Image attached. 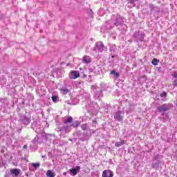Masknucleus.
Segmentation results:
<instances>
[{"label": "nucleus", "instance_id": "423d86ee", "mask_svg": "<svg viewBox=\"0 0 177 177\" xmlns=\"http://www.w3.org/2000/svg\"><path fill=\"white\" fill-rule=\"evenodd\" d=\"M82 99L87 104L86 105V109H88L89 106H93V104L95 103L94 102H92L91 100V94L90 93H84L83 94Z\"/></svg>", "mask_w": 177, "mask_h": 177}, {"label": "nucleus", "instance_id": "aec40b11", "mask_svg": "<svg viewBox=\"0 0 177 177\" xmlns=\"http://www.w3.org/2000/svg\"><path fill=\"white\" fill-rule=\"evenodd\" d=\"M73 122V117L70 116L64 121V124H69L71 125Z\"/></svg>", "mask_w": 177, "mask_h": 177}, {"label": "nucleus", "instance_id": "1a4fd4ad", "mask_svg": "<svg viewBox=\"0 0 177 177\" xmlns=\"http://www.w3.org/2000/svg\"><path fill=\"white\" fill-rule=\"evenodd\" d=\"M19 121L24 124V125H28L31 122V119L26 115H21L19 118Z\"/></svg>", "mask_w": 177, "mask_h": 177}, {"label": "nucleus", "instance_id": "f3484780", "mask_svg": "<svg viewBox=\"0 0 177 177\" xmlns=\"http://www.w3.org/2000/svg\"><path fill=\"white\" fill-rule=\"evenodd\" d=\"M12 175H15V176H19L20 174V169H12L10 170Z\"/></svg>", "mask_w": 177, "mask_h": 177}, {"label": "nucleus", "instance_id": "ea45409f", "mask_svg": "<svg viewBox=\"0 0 177 177\" xmlns=\"http://www.w3.org/2000/svg\"><path fill=\"white\" fill-rule=\"evenodd\" d=\"M93 122L95 123V122H96V121H93Z\"/></svg>", "mask_w": 177, "mask_h": 177}, {"label": "nucleus", "instance_id": "9b49d317", "mask_svg": "<svg viewBox=\"0 0 177 177\" xmlns=\"http://www.w3.org/2000/svg\"><path fill=\"white\" fill-rule=\"evenodd\" d=\"M149 8L151 13H153V12H155V13H160V8L158 6H154L153 3H149Z\"/></svg>", "mask_w": 177, "mask_h": 177}, {"label": "nucleus", "instance_id": "c85d7f7f", "mask_svg": "<svg viewBox=\"0 0 177 177\" xmlns=\"http://www.w3.org/2000/svg\"><path fill=\"white\" fill-rule=\"evenodd\" d=\"M129 3H131V5H135L134 0H128Z\"/></svg>", "mask_w": 177, "mask_h": 177}, {"label": "nucleus", "instance_id": "6e6552de", "mask_svg": "<svg viewBox=\"0 0 177 177\" xmlns=\"http://www.w3.org/2000/svg\"><path fill=\"white\" fill-rule=\"evenodd\" d=\"M124 111H118L115 112L114 114V118L115 121H118L119 122H121L124 121Z\"/></svg>", "mask_w": 177, "mask_h": 177}, {"label": "nucleus", "instance_id": "f03ea898", "mask_svg": "<svg viewBox=\"0 0 177 177\" xmlns=\"http://www.w3.org/2000/svg\"><path fill=\"white\" fill-rule=\"evenodd\" d=\"M145 37H146V35L143 31L140 30L135 32L132 35V38L134 42H143Z\"/></svg>", "mask_w": 177, "mask_h": 177}, {"label": "nucleus", "instance_id": "c9c22d12", "mask_svg": "<svg viewBox=\"0 0 177 177\" xmlns=\"http://www.w3.org/2000/svg\"><path fill=\"white\" fill-rule=\"evenodd\" d=\"M80 71H81L84 70V68H80Z\"/></svg>", "mask_w": 177, "mask_h": 177}, {"label": "nucleus", "instance_id": "a878e982", "mask_svg": "<svg viewBox=\"0 0 177 177\" xmlns=\"http://www.w3.org/2000/svg\"><path fill=\"white\" fill-rule=\"evenodd\" d=\"M87 128H88V124H83L81 125V129L83 131H86Z\"/></svg>", "mask_w": 177, "mask_h": 177}, {"label": "nucleus", "instance_id": "0eeeda50", "mask_svg": "<svg viewBox=\"0 0 177 177\" xmlns=\"http://www.w3.org/2000/svg\"><path fill=\"white\" fill-rule=\"evenodd\" d=\"M172 107V104H164L162 106H158L157 110L158 113H165L167 111H169V110H171V108Z\"/></svg>", "mask_w": 177, "mask_h": 177}, {"label": "nucleus", "instance_id": "c756f323", "mask_svg": "<svg viewBox=\"0 0 177 177\" xmlns=\"http://www.w3.org/2000/svg\"><path fill=\"white\" fill-rule=\"evenodd\" d=\"M60 73H62V69H58L57 71H56L57 74H60Z\"/></svg>", "mask_w": 177, "mask_h": 177}, {"label": "nucleus", "instance_id": "6ab92c4d", "mask_svg": "<svg viewBox=\"0 0 177 177\" xmlns=\"http://www.w3.org/2000/svg\"><path fill=\"white\" fill-rule=\"evenodd\" d=\"M111 75H113L115 78H118L120 77V73L116 72L115 70H113L110 72Z\"/></svg>", "mask_w": 177, "mask_h": 177}, {"label": "nucleus", "instance_id": "4468645a", "mask_svg": "<svg viewBox=\"0 0 177 177\" xmlns=\"http://www.w3.org/2000/svg\"><path fill=\"white\" fill-rule=\"evenodd\" d=\"M82 62L85 64H89V63H92V59L88 55H84L82 58Z\"/></svg>", "mask_w": 177, "mask_h": 177}, {"label": "nucleus", "instance_id": "5701e85b", "mask_svg": "<svg viewBox=\"0 0 177 177\" xmlns=\"http://www.w3.org/2000/svg\"><path fill=\"white\" fill-rule=\"evenodd\" d=\"M32 167L35 168V169H38L39 167H41V163L40 162H37V163H31Z\"/></svg>", "mask_w": 177, "mask_h": 177}, {"label": "nucleus", "instance_id": "bb28decb", "mask_svg": "<svg viewBox=\"0 0 177 177\" xmlns=\"http://www.w3.org/2000/svg\"><path fill=\"white\" fill-rule=\"evenodd\" d=\"M160 97H166V96H167V92L163 91L162 93H161L160 94Z\"/></svg>", "mask_w": 177, "mask_h": 177}, {"label": "nucleus", "instance_id": "ddd939ff", "mask_svg": "<svg viewBox=\"0 0 177 177\" xmlns=\"http://www.w3.org/2000/svg\"><path fill=\"white\" fill-rule=\"evenodd\" d=\"M81 167L76 166L75 168H72L70 169L71 175H73V176H75L77 174H78L79 171H80Z\"/></svg>", "mask_w": 177, "mask_h": 177}, {"label": "nucleus", "instance_id": "a211bd4d", "mask_svg": "<svg viewBox=\"0 0 177 177\" xmlns=\"http://www.w3.org/2000/svg\"><path fill=\"white\" fill-rule=\"evenodd\" d=\"M172 77L174 78L173 82V86H177V72H174L172 73Z\"/></svg>", "mask_w": 177, "mask_h": 177}, {"label": "nucleus", "instance_id": "b1692460", "mask_svg": "<svg viewBox=\"0 0 177 177\" xmlns=\"http://www.w3.org/2000/svg\"><path fill=\"white\" fill-rule=\"evenodd\" d=\"M46 176L48 177H55V173L52 172V171L48 170L46 173Z\"/></svg>", "mask_w": 177, "mask_h": 177}, {"label": "nucleus", "instance_id": "2f4dec72", "mask_svg": "<svg viewBox=\"0 0 177 177\" xmlns=\"http://www.w3.org/2000/svg\"><path fill=\"white\" fill-rule=\"evenodd\" d=\"M128 42H129L130 44H132V39L128 40Z\"/></svg>", "mask_w": 177, "mask_h": 177}, {"label": "nucleus", "instance_id": "4be33fe9", "mask_svg": "<svg viewBox=\"0 0 177 177\" xmlns=\"http://www.w3.org/2000/svg\"><path fill=\"white\" fill-rule=\"evenodd\" d=\"M125 143V142L124 140H121L120 142H117L115 144V147H121V146H122V145H124Z\"/></svg>", "mask_w": 177, "mask_h": 177}, {"label": "nucleus", "instance_id": "cd10ccee", "mask_svg": "<svg viewBox=\"0 0 177 177\" xmlns=\"http://www.w3.org/2000/svg\"><path fill=\"white\" fill-rule=\"evenodd\" d=\"M153 168H156V169H157L158 168V163H153Z\"/></svg>", "mask_w": 177, "mask_h": 177}, {"label": "nucleus", "instance_id": "412c9836", "mask_svg": "<svg viewBox=\"0 0 177 177\" xmlns=\"http://www.w3.org/2000/svg\"><path fill=\"white\" fill-rule=\"evenodd\" d=\"M158 63H160V59L157 58H153L151 61V64H153V66H157Z\"/></svg>", "mask_w": 177, "mask_h": 177}, {"label": "nucleus", "instance_id": "7c9ffc66", "mask_svg": "<svg viewBox=\"0 0 177 177\" xmlns=\"http://www.w3.org/2000/svg\"><path fill=\"white\" fill-rule=\"evenodd\" d=\"M83 77H86V74H85V71L83 72Z\"/></svg>", "mask_w": 177, "mask_h": 177}, {"label": "nucleus", "instance_id": "39448f33", "mask_svg": "<svg viewBox=\"0 0 177 177\" xmlns=\"http://www.w3.org/2000/svg\"><path fill=\"white\" fill-rule=\"evenodd\" d=\"M93 50L94 52H100V53H102L103 50H107V48L104 46V44L102 43V41H97L95 43Z\"/></svg>", "mask_w": 177, "mask_h": 177}, {"label": "nucleus", "instance_id": "72a5a7b5", "mask_svg": "<svg viewBox=\"0 0 177 177\" xmlns=\"http://www.w3.org/2000/svg\"><path fill=\"white\" fill-rule=\"evenodd\" d=\"M27 147H28L27 145L24 146V149H27Z\"/></svg>", "mask_w": 177, "mask_h": 177}, {"label": "nucleus", "instance_id": "dca6fc26", "mask_svg": "<svg viewBox=\"0 0 177 177\" xmlns=\"http://www.w3.org/2000/svg\"><path fill=\"white\" fill-rule=\"evenodd\" d=\"M60 91V93L62 95H67V93H70V89L66 88V87H62L61 88H59Z\"/></svg>", "mask_w": 177, "mask_h": 177}, {"label": "nucleus", "instance_id": "f704fd0d", "mask_svg": "<svg viewBox=\"0 0 177 177\" xmlns=\"http://www.w3.org/2000/svg\"><path fill=\"white\" fill-rule=\"evenodd\" d=\"M134 1V3H135V2H138L139 1V0H133Z\"/></svg>", "mask_w": 177, "mask_h": 177}, {"label": "nucleus", "instance_id": "20e7f679", "mask_svg": "<svg viewBox=\"0 0 177 177\" xmlns=\"http://www.w3.org/2000/svg\"><path fill=\"white\" fill-rule=\"evenodd\" d=\"M80 121H75L71 124H68L66 126L61 127L59 129V132H67V131H68V129L71 128V127H73V128H78V127H80Z\"/></svg>", "mask_w": 177, "mask_h": 177}, {"label": "nucleus", "instance_id": "a19ab883", "mask_svg": "<svg viewBox=\"0 0 177 177\" xmlns=\"http://www.w3.org/2000/svg\"><path fill=\"white\" fill-rule=\"evenodd\" d=\"M66 66H68V64H67Z\"/></svg>", "mask_w": 177, "mask_h": 177}, {"label": "nucleus", "instance_id": "f8f14e48", "mask_svg": "<svg viewBox=\"0 0 177 177\" xmlns=\"http://www.w3.org/2000/svg\"><path fill=\"white\" fill-rule=\"evenodd\" d=\"M114 176V173L113 171L108 169V170H104L102 172V177H113Z\"/></svg>", "mask_w": 177, "mask_h": 177}, {"label": "nucleus", "instance_id": "f257e3e1", "mask_svg": "<svg viewBox=\"0 0 177 177\" xmlns=\"http://www.w3.org/2000/svg\"><path fill=\"white\" fill-rule=\"evenodd\" d=\"M124 24V18L121 15L116 14L111 17V19L106 21L104 26H102L106 30H113L114 27H121Z\"/></svg>", "mask_w": 177, "mask_h": 177}, {"label": "nucleus", "instance_id": "7ed1b4c3", "mask_svg": "<svg viewBox=\"0 0 177 177\" xmlns=\"http://www.w3.org/2000/svg\"><path fill=\"white\" fill-rule=\"evenodd\" d=\"M91 89L94 92V97L95 99H100V97H103V91L105 89H100L97 86L93 85L91 86Z\"/></svg>", "mask_w": 177, "mask_h": 177}, {"label": "nucleus", "instance_id": "2eb2a0df", "mask_svg": "<svg viewBox=\"0 0 177 177\" xmlns=\"http://www.w3.org/2000/svg\"><path fill=\"white\" fill-rule=\"evenodd\" d=\"M111 56L112 59H114V56L117 54V48L115 46H112L110 48Z\"/></svg>", "mask_w": 177, "mask_h": 177}, {"label": "nucleus", "instance_id": "e433bc0d", "mask_svg": "<svg viewBox=\"0 0 177 177\" xmlns=\"http://www.w3.org/2000/svg\"><path fill=\"white\" fill-rule=\"evenodd\" d=\"M3 99L2 98H0V102H2Z\"/></svg>", "mask_w": 177, "mask_h": 177}, {"label": "nucleus", "instance_id": "473e14b6", "mask_svg": "<svg viewBox=\"0 0 177 177\" xmlns=\"http://www.w3.org/2000/svg\"><path fill=\"white\" fill-rule=\"evenodd\" d=\"M63 64H66L64 62H61V66H63Z\"/></svg>", "mask_w": 177, "mask_h": 177}, {"label": "nucleus", "instance_id": "4c0bfd02", "mask_svg": "<svg viewBox=\"0 0 177 177\" xmlns=\"http://www.w3.org/2000/svg\"><path fill=\"white\" fill-rule=\"evenodd\" d=\"M76 84H80V82H76Z\"/></svg>", "mask_w": 177, "mask_h": 177}, {"label": "nucleus", "instance_id": "58836bf2", "mask_svg": "<svg viewBox=\"0 0 177 177\" xmlns=\"http://www.w3.org/2000/svg\"><path fill=\"white\" fill-rule=\"evenodd\" d=\"M91 17H93V15H91Z\"/></svg>", "mask_w": 177, "mask_h": 177}, {"label": "nucleus", "instance_id": "393cba45", "mask_svg": "<svg viewBox=\"0 0 177 177\" xmlns=\"http://www.w3.org/2000/svg\"><path fill=\"white\" fill-rule=\"evenodd\" d=\"M51 99H52L53 102H54V103H57V99H59V96H57L56 95H53L51 97Z\"/></svg>", "mask_w": 177, "mask_h": 177}, {"label": "nucleus", "instance_id": "9d476101", "mask_svg": "<svg viewBox=\"0 0 177 177\" xmlns=\"http://www.w3.org/2000/svg\"><path fill=\"white\" fill-rule=\"evenodd\" d=\"M68 76L70 80H77V78H80L81 75H80V72L77 71H72L69 73Z\"/></svg>", "mask_w": 177, "mask_h": 177}]
</instances>
